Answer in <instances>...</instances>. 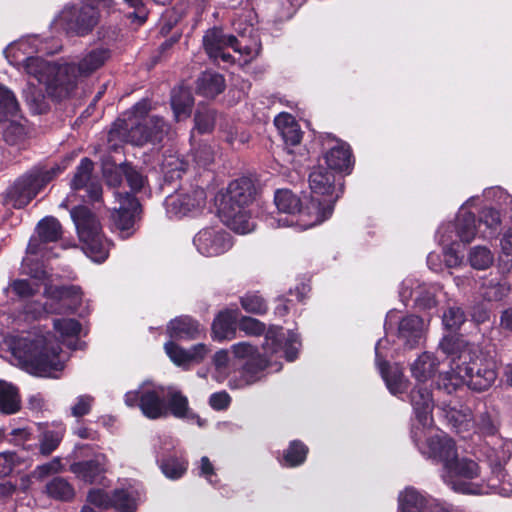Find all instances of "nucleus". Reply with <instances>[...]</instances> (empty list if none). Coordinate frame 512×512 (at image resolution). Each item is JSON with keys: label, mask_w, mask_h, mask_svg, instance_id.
<instances>
[{"label": "nucleus", "mask_w": 512, "mask_h": 512, "mask_svg": "<svg viewBox=\"0 0 512 512\" xmlns=\"http://www.w3.org/2000/svg\"><path fill=\"white\" fill-rule=\"evenodd\" d=\"M440 350L452 358L451 370L441 374L437 381L439 389L451 394L466 384L475 391L490 388L497 378L496 364L492 358L482 354L457 336H445L439 343Z\"/></svg>", "instance_id": "f257e3e1"}, {"label": "nucleus", "mask_w": 512, "mask_h": 512, "mask_svg": "<svg viewBox=\"0 0 512 512\" xmlns=\"http://www.w3.org/2000/svg\"><path fill=\"white\" fill-rule=\"evenodd\" d=\"M415 419L412 424V438L420 453L435 463L449 467L456 460L457 449L454 441L433 427V399L426 389H417L410 394Z\"/></svg>", "instance_id": "f03ea898"}, {"label": "nucleus", "mask_w": 512, "mask_h": 512, "mask_svg": "<svg viewBox=\"0 0 512 512\" xmlns=\"http://www.w3.org/2000/svg\"><path fill=\"white\" fill-rule=\"evenodd\" d=\"M6 344L14 364L31 374L57 377V373L64 368L60 346L52 342L49 333L28 332L22 336H10Z\"/></svg>", "instance_id": "7ed1b4c3"}, {"label": "nucleus", "mask_w": 512, "mask_h": 512, "mask_svg": "<svg viewBox=\"0 0 512 512\" xmlns=\"http://www.w3.org/2000/svg\"><path fill=\"white\" fill-rule=\"evenodd\" d=\"M150 109L147 101L138 102L123 118L116 120L109 133L108 143L116 150L122 143L142 146L148 142H161L168 132L164 120L157 116H149Z\"/></svg>", "instance_id": "20e7f679"}, {"label": "nucleus", "mask_w": 512, "mask_h": 512, "mask_svg": "<svg viewBox=\"0 0 512 512\" xmlns=\"http://www.w3.org/2000/svg\"><path fill=\"white\" fill-rule=\"evenodd\" d=\"M111 50L97 46L83 51L76 61L56 66L51 82H48V95L63 99L74 91L78 82L101 69L111 58Z\"/></svg>", "instance_id": "39448f33"}, {"label": "nucleus", "mask_w": 512, "mask_h": 512, "mask_svg": "<svg viewBox=\"0 0 512 512\" xmlns=\"http://www.w3.org/2000/svg\"><path fill=\"white\" fill-rule=\"evenodd\" d=\"M31 277L44 285L45 303L27 302L24 313L27 319L36 320L46 314H61L75 311L82 303L83 293L78 286H55L45 270L30 272Z\"/></svg>", "instance_id": "423d86ee"}, {"label": "nucleus", "mask_w": 512, "mask_h": 512, "mask_svg": "<svg viewBox=\"0 0 512 512\" xmlns=\"http://www.w3.org/2000/svg\"><path fill=\"white\" fill-rule=\"evenodd\" d=\"M309 187L311 197L301 215L302 218L305 215L311 216L305 226H315L331 217L334 204L343 192V185L336 180L331 170L319 166L309 175Z\"/></svg>", "instance_id": "0eeeda50"}, {"label": "nucleus", "mask_w": 512, "mask_h": 512, "mask_svg": "<svg viewBox=\"0 0 512 512\" xmlns=\"http://www.w3.org/2000/svg\"><path fill=\"white\" fill-rule=\"evenodd\" d=\"M38 52L48 53L43 47V43L35 36L20 39L4 50L7 60L12 65L21 66L30 77L44 85L48 93V82H51L55 65L39 57H34L33 54Z\"/></svg>", "instance_id": "6e6552de"}, {"label": "nucleus", "mask_w": 512, "mask_h": 512, "mask_svg": "<svg viewBox=\"0 0 512 512\" xmlns=\"http://www.w3.org/2000/svg\"><path fill=\"white\" fill-rule=\"evenodd\" d=\"M70 214L86 255L94 262H104L109 254L110 243L104 238L97 217L85 206L73 208Z\"/></svg>", "instance_id": "1a4fd4ad"}, {"label": "nucleus", "mask_w": 512, "mask_h": 512, "mask_svg": "<svg viewBox=\"0 0 512 512\" xmlns=\"http://www.w3.org/2000/svg\"><path fill=\"white\" fill-rule=\"evenodd\" d=\"M479 476L478 464L470 459L458 456L449 463V467L441 472V478L453 491L462 494H489L495 489V484L476 481Z\"/></svg>", "instance_id": "9d476101"}, {"label": "nucleus", "mask_w": 512, "mask_h": 512, "mask_svg": "<svg viewBox=\"0 0 512 512\" xmlns=\"http://www.w3.org/2000/svg\"><path fill=\"white\" fill-rule=\"evenodd\" d=\"M167 387L145 381L137 390L125 394L127 406H138L149 419H159L168 415L166 403Z\"/></svg>", "instance_id": "9b49d317"}, {"label": "nucleus", "mask_w": 512, "mask_h": 512, "mask_svg": "<svg viewBox=\"0 0 512 512\" xmlns=\"http://www.w3.org/2000/svg\"><path fill=\"white\" fill-rule=\"evenodd\" d=\"M112 0H98L96 6L85 4L80 9L65 7L54 20L57 28L77 35L88 34L98 23L99 11L109 7Z\"/></svg>", "instance_id": "f8f14e48"}, {"label": "nucleus", "mask_w": 512, "mask_h": 512, "mask_svg": "<svg viewBox=\"0 0 512 512\" xmlns=\"http://www.w3.org/2000/svg\"><path fill=\"white\" fill-rule=\"evenodd\" d=\"M203 47L209 57L215 61H218L221 49L227 47H232L235 52L242 55L245 63L254 59L260 51V44L256 39L250 45H242L233 35H225L221 29L216 27L207 30L204 34Z\"/></svg>", "instance_id": "ddd939ff"}, {"label": "nucleus", "mask_w": 512, "mask_h": 512, "mask_svg": "<svg viewBox=\"0 0 512 512\" xmlns=\"http://www.w3.org/2000/svg\"><path fill=\"white\" fill-rule=\"evenodd\" d=\"M274 201L278 216H271L267 219L269 226L288 227L297 224L303 229L312 227L305 226V222L310 221L311 216L305 215L302 218L301 213L306 209V206L300 209V201L291 191L278 190L275 193Z\"/></svg>", "instance_id": "4468645a"}, {"label": "nucleus", "mask_w": 512, "mask_h": 512, "mask_svg": "<svg viewBox=\"0 0 512 512\" xmlns=\"http://www.w3.org/2000/svg\"><path fill=\"white\" fill-rule=\"evenodd\" d=\"M441 290L440 284L420 283L415 277H407L401 283L399 296L402 302L414 298V305L419 310H430L437 306Z\"/></svg>", "instance_id": "2eb2a0df"}, {"label": "nucleus", "mask_w": 512, "mask_h": 512, "mask_svg": "<svg viewBox=\"0 0 512 512\" xmlns=\"http://www.w3.org/2000/svg\"><path fill=\"white\" fill-rule=\"evenodd\" d=\"M206 193L202 188H195L188 192H176L165 199V209L169 218L181 219L194 216L204 206Z\"/></svg>", "instance_id": "dca6fc26"}, {"label": "nucleus", "mask_w": 512, "mask_h": 512, "mask_svg": "<svg viewBox=\"0 0 512 512\" xmlns=\"http://www.w3.org/2000/svg\"><path fill=\"white\" fill-rule=\"evenodd\" d=\"M300 346L299 337L295 332L284 333L282 328L271 327L265 334L263 350L266 357L279 355L291 362L297 358Z\"/></svg>", "instance_id": "f3484780"}, {"label": "nucleus", "mask_w": 512, "mask_h": 512, "mask_svg": "<svg viewBox=\"0 0 512 512\" xmlns=\"http://www.w3.org/2000/svg\"><path fill=\"white\" fill-rule=\"evenodd\" d=\"M115 196L119 202V207L111 213L112 225L119 232L120 237L126 239L135 231L134 225L140 210V204L135 197L128 193H116Z\"/></svg>", "instance_id": "a211bd4d"}, {"label": "nucleus", "mask_w": 512, "mask_h": 512, "mask_svg": "<svg viewBox=\"0 0 512 512\" xmlns=\"http://www.w3.org/2000/svg\"><path fill=\"white\" fill-rule=\"evenodd\" d=\"M197 251L206 257L227 252L232 247L229 233L221 228L207 227L200 230L193 239Z\"/></svg>", "instance_id": "6ab92c4d"}, {"label": "nucleus", "mask_w": 512, "mask_h": 512, "mask_svg": "<svg viewBox=\"0 0 512 512\" xmlns=\"http://www.w3.org/2000/svg\"><path fill=\"white\" fill-rule=\"evenodd\" d=\"M399 512H451V507L426 496L413 487H407L398 496Z\"/></svg>", "instance_id": "aec40b11"}, {"label": "nucleus", "mask_w": 512, "mask_h": 512, "mask_svg": "<svg viewBox=\"0 0 512 512\" xmlns=\"http://www.w3.org/2000/svg\"><path fill=\"white\" fill-rule=\"evenodd\" d=\"M387 339H380L375 346L376 364L391 394L398 395L407 389V380L398 366L388 367L385 358L393 356L387 350Z\"/></svg>", "instance_id": "412c9836"}, {"label": "nucleus", "mask_w": 512, "mask_h": 512, "mask_svg": "<svg viewBox=\"0 0 512 512\" xmlns=\"http://www.w3.org/2000/svg\"><path fill=\"white\" fill-rule=\"evenodd\" d=\"M255 197V187L249 178H240L232 181L226 193L222 194L219 201L220 206H232L235 209H251Z\"/></svg>", "instance_id": "4be33fe9"}, {"label": "nucleus", "mask_w": 512, "mask_h": 512, "mask_svg": "<svg viewBox=\"0 0 512 512\" xmlns=\"http://www.w3.org/2000/svg\"><path fill=\"white\" fill-rule=\"evenodd\" d=\"M428 325L417 315H406L398 322L397 337L406 348L413 349L424 342Z\"/></svg>", "instance_id": "5701e85b"}, {"label": "nucleus", "mask_w": 512, "mask_h": 512, "mask_svg": "<svg viewBox=\"0 0 512 512\" xmlns=\"http://www.w3.org/2000/svg\"><path fill=\"white\" fill-rule=\"evenodd\" d=\"M164 350L170 360L177 366L188 367L204 360L209 352L205 344H196L190 349H184L178 344L169 341L164 345Z\"/></svg>", "instance_id": "b1692460"}, {"label": "nucleus", "mask_w": 512, "mask_h": 512, "mask_svg": "<svg viewBox=\"0 0 512 512\" xmlns=\"http://www.w3.org/2000/svg\"><path fill=\"white\" fill-rule=\"evenodd\" d=\"M477 197L469 198L459 209L456 221L455 231L458 238L463 243H470L476 237L480 238L481 228L474 214L468 211V206H471Z\"/></svg>", "instance_id": "393cba45"}, {"label": "nucleus", "mask_w": 512, "mask_h": 512, "mask_svg": "<svg viewBox=\"0 0 512 512\" xmlns=\"http://www.w3.org/2000/svg\"><path fill=\"white\" fill-rule=\"evenodd\" d=\"M222 221L233 231L247 234L255 229V222L251 217L252 209H235L232 206L218 208Z\"/></svg>", "instance_id": "a878e982"}, {"label": "nucleus", "mask_w": 512, "mask_h": 512, "mask_svg": "<svg viewBox=\"0 0 512 512\" xmlns=\"http://www.w3.org/2000/svg\"><path fill=\"white\" fill-rule=\"evenodd\" d=\"M38 238H31L27 246V252L38 254L41 252V244L55 242L61 238L62 229L59 221L54 217H46L37 225Z\"/></svg>", "instance_id": "bb28decb"}, {"label": "nucleus", "mask_w": 512, "mask_h": 512, "mask_svg": "<svg viewBox=\"0 0 512 512\" xmlns=\"http://www.w3.org/2000/svg\"><path fill=\"white\" fill-rule=\"evenodd\" d=\"M37 179L25 175L18 179L7 193L8 202L15 208H23L40 192Z\"/></svg>", "instance_id": "cd10ccee"}, {"label": "nucleus", "mask_w": 512, "mask_h": 512, "mask_svg": "<svg viewBox=\"0 0 512 512\" xmlns=\"http://www.w3.org/2000/svg\"><path fill=\"white\" fill-rule=\"evenodd\" d=\"M107 469V458L103 454L96 455L88 461L75 462L70 465V471L79 479L94 483L101 479Z\"/></svg>", "instance_id": "c85d7f7f"}, {"label": "nucleus", "mask_w": 512, "mask_h": 512, "mask_svg": "<svg viewBox=\"0 0 512 512\" xmlns=\"http://www.w3.org/2000/svg\"><path fill=\"white\" fill-rule=\"evenodd\" d=\"M439 366V360L429 352H424L418 358L411 364L410 370L412 377L418 382L419 385H417L412 391L417 390L419 388L426 389L429 391L430 396L431 391L427 387L421 386V384L427 383L429 380H431L435 373L438 370Z\"/></svg>", "instance_id": "c756f323"}, {"label": "nucleus", "mask_w": 512, "mask_h": 512, "mask_svg": "<svg viewBox=\"0 0 512 512\" xmlns=\"http://www.w3.org/2000/svg\"><path fill=\"white\" fill-rule=\"evenodd\" d=\"M484 454L493 470L501 471L511 458L512 441L501 437L491 438L484 447Z\"/></svg>", "instance_id": "7c9ffc66"}, {"label": "nucleus", "mask_w": 512, "mask_h": 512, "mask_svg": "<svg viewBox=\"0 0 512 512\" xmlns=\"http://www.w3.org/2000/svg\"><path fill=\"white\" fill-rule=\"evenodd\" d=\"M53 328L59 336V341L69 349L76 350L80 347L78 339L82 326L77 320L70 318L55 319Z\"/></svg>", "instance_id": "2f4dec72"}, {"label": "nucleus", "mask_w": 512, "mask_h": 512, "mask_svg": "<svg viewBox=\"0 0 512 512\" xmlns=\"http://www.w3.org/2000/svg\"><path fill=\"white\" fill-rule=\"evenodd\" d=\"M171 338L192 340L200 336V324L189 316H180L171 320L167 326Z\"/></svg>", "instance_id": "473e14b6"}, {"label": "nucleus", "mask_w": 512, "mask_h": 512, "mask_svg": "<svg viewBox=\"0 0 512 512\" xmlns=\"http://www.w3.org/2000/svg\"><path fill=\"white\" fill-rule=\"evenodd\" d=\"M329 169L349 173L353 164L352 154L348 144L336 141L335 145L325 154Z\"/></svg>", "instance_id": "72a5a7b5"}, {"label": "nucleus", "mask_w": 512, "mask_h": 512, "mask_svg": "<svg viewBox=\"0 0 512 512\" xmlns=\"http://www.w3.org/2000/svg\"><path fill=\"white\" fill-rule=\"evenodd\" d=\"M274 124L287 145H297L302 138V132L295 118L289 113H280L274 119Z\"/></svg>", "instance_id": "f704fd0d"}, {"label": "nucleus", "mask_w": 512, "mask_h": 512, "mask_svg": "<svg viewBox=\"0 0 512 512\" xmlns=\"http://www.w3.org/2000/svg\"><path fill=\"white\" fill-rule=\"evenodd\" d=\"M225 88V81L221 74L215 72H204L197 79V93L206 98H214L222 93Z\"/></svg>", "instance_id": "c9c22d12"}, {"label": "nucleus", "mask_w": 512, "mask_h": 512, "mask_svg": "<svg viewBox=\"0 0 512 512\" xmlns=\"http://www.w3.org/2000/svg\"><path fill=\"white\" fill-rule=\"evenodd\" d=\"M139 497L138 490L131 485L115 489L112 494V507L119 512H135Z\"/></svg>", "instance_id": "e433bc0d"}, {"label": "nucleus", "mask_w": 512, "mask_h": 512, "mask_svg": "<svg viewBox=\"0 0 512 512\" xmlns=\"http://www.w3.org/2000/svg\"><path fill=\"white\" fill-rule=\"evenodd\" d=\"M236 314L233 311H223L218 314L212 324L214 339L218 341L231 340L235 337Z\"/></svg>", "instance_id": "4c0bfd02"}, {"label": "nucleus", "mask_w": 512, "mask_h": 512, "mask_svg": "<svg viewBox=\"0 0 512 512\" xmlns=\"http://www.w3.org/2000/svg\"><path fill=\"white\" fill-rule=\"evenodd\" d=\"M166 403L168 413L170 412L176 418H189L193 415L189 409L187 397L174 387H167Z\"/></svg>", "instance_id": "58836bf2"}, {"label": "nucleus", "mask_w": 512, "mask_h": 512, "mask_svg": "<svg viewBox=\"0 0 512 512\" xmlns=\"http://www.w3.org/2000/svg\"><path fill=\"white\" fill-rule=\"evenodd\" d=\"M171 105L177 121L187 119L192 111L193 97L188 89L173 90Z\"/></svg>", "instance_id": "ea45409f"}, {"label": "nucleus", "mask_w": 512, "mask_h": 512, "mask_svg": "<svg viewBox=\"0 0 512 512\" xmlns=\"http://www.w3.org/2000/svg\"><path fill=\"white\" fill-rule=\"evenodd\" d=\"M20 409V397L16 387L0 380V412L14 414Z\"/></svg>", "instance_id": "a19ab883"}, {"label": "nucleus", "mask_w": 512, "mask_h": 512, "mask_svg": "<svg viewBox=\"0 0 512 512\" xmlns=\"http://www.w3.org/2000/svg\"><path fill=\"white\" fill-rule=\"evenodd\" d=\"M45 491L50 498L58 501H71L75 497L74 487L63 477H54L48 481Z\"/></svg>", "instance_id": "79ce46f5"}, {"label": "nucleus", "mask_w": 512, "mask_h": 512, "mask_svg": "<svg viewBox=\"0 0 512 512\" xmlns=\"http://www.w3.org/2000/svg\"><path fill=\"white\" fill-rule=\"evenodd\" d=\"M24 99L34 114L45 113L49 109V104L42 89L37 88L33 83L28 82L23 90Z\"/></svg>", "instance_id": "37998d69"}, {"label": "nucleus", "mask_w": 512, "mask_h": 512, "mask_svg": "<svg viewBox=\"0 0 512 512\" xmlns=\"http://www.w3.org/2000/svg\"><path fill=\"white\" fill-rule=\"evenodd\" d=\"M65 433L63 425L59 424L54 428H48L43 433L39 440V451L42 455L48 456L54 452L61 443Z\"/></svg>", "instance_id": "c03bdc74"}, {"label": "nucleus", "mask_w": 512, "mask_h": 512, "mask_svg": "<svg viewBox=\"0 0 512 512\" xmlns=\"http://www.w3.org/2000/svg\"><path fill=\"white\" fill-rule=\"evenodd\" d=\"M501 224L500 214L493 208H485L481 211L478 225L481 228L480 238H490L496 235Z\"/></svg>", "instance_id": "a18cd8bd"}, {"label": "nucleus", "mask_w": 512, "mask_h": 512, "mask_svg": "<svg viewBox=\"0 0 512 512\" xmlns=\"http://www.w3.org/2000/svg\"><path fill=\"white\" fill-rule=\"evenodd\" d=\"M467 262L475 270H486L494 263V254L486 246H474L468 251Z\"/></svg>", "instance_id": "49530a36"}, {"label": "nucleus", "mask_w": 512, "mask_h": 512, "mask_svg": "<svg viewBox=\"0 0 512 512\" xmlns=\"http://www.w3.org/2000/svg\"><path fill=\"white\" fill-rule=\"evenodd\" d=\"M19 103L13 91L0 84V123L16 116Z\"/></svg>", "instance_id": "de8ad7c7"}, {"label": "nucleus", "mask_w": 512, "mask_h": 512, "mask_svg": "<svg viewBox=\"0 0 512 512\" xmlns=\"http://www.w3.org/2000/svg\"><path fill=\"white\" fill-rule=\"evenodd\" d=\"M187 169V163L177 155H167L161 163L165 180L173 181L181 177Z\"/></svg>", "instance_id": "09e8293b"}, {"label": "nucleus", "mask_w": 512, "mask_h": 512, "mask_svg": "<svg viewBox=\"0 0 512 512\" xmlns=\"http://www.w3.org/2000/svg\"><path fill=\"white\" fill-rule=\"evenodd\" d=\"M445 416L449 422L458 430H468L474 422L473 415L468 408L458 410L455 407H447L444 409Z\"/></svg>", "instance_id": "8fccbe9b"}, {"label": "nucleus", "mask_w": 512, "mask_h": 512, "mask_svg": "<svg viewBox=\"0 0 512 512\" xmlns=\"http://www.w3.org/2000/svg\"><path fill=\"white\" fill-rule=\"evenodd\" d=\"M308 452V448L299 441L291 442L289 448L284 454V465L294 467L302 464Z\"/></svg>", "instance_id": "3c124183"}, {"label": "nucleus", "mask_w": 512, "mask_h": 512, "mask_svg": "<svg viewBox=\"0 0 512 512\" xmlns=\"http://www.w3.org/2000/svg\"><path fill=\"white\" fill-rule=\"evenodd\" d=\"M443 228L439 230V233H442ZM450 240L449 236H445L444 234H440V242L445 245L443 249V262L448 268H457L461 267L464 264L463 257L459 255L457 250L453 246H448V241Z\"/></svg>", "instance_id": "603ef678"}, {"label": "nucleus", "mask_w": 512, "mask_h": 512, "mask_svg": "<svg viewBox=\"0 0 512 512\" xmlns=\"http://www.w3.org/2000/svg\"><path fill=\"white\" fill-rule=\"evenodd\" d=\"M501 253L499 264L502 270L509 271L512 268V228H509L501 238Z\"/></svg>", "instance_id": "864d4df0"}, {"label": "nucleus", "mask_w": 512, "mask_h": 512, "mask_svg": "<svg viewBox=\"0 0 512 512\" xmlns=\"http://www.w3.org/2000/svg\"><path fill=\"white\" fill-rule=\"evenodd\" d=\"M92 169L93 162L88 158H83L71 182V186L74 190L81 189L87 185Z\"/></svg>", "instance_id": "5fc2aeb1"}, {"label": "nucleus", "mask_w": 512, "mask_h": 512, "mask_svg": "<svg viewBox=\"0 0 512 512\" xmlns=\"http://www.w3.org/2000/svg\"><path fill=\"white\" fill-rule=\"evenodd\" d=\"M254 13L248 11L244 17H239L233 22L235 30L242 38L240 41L243 44L245 38H255V28L253 24Z\"/></svg>", "instance_id": "6e6d98bb"}, {"label": "nucleus", "mask_w": 512, "mask_h": 512, "mask_svg": "<svg viewBox=\"0 0 512 512\" xmlns=\"http://www.w3.org/2000/svg\"><path fill=\"white\" fill-rule=\"evenodd\" d=\"M163 474L170 479L180 478L187 469V464L176 458H167L161 462Z\"/></svg>", "instance_id": "4d7b16f0"}, {"label": "nucleus", "mask_w": 512, "mask_h": 512, "mask_svg": "<svg viewBox=\"0 0 512 512\" xmlns=\"http://www.w3.org/2000/svg\"><path fill=\"white\" fill-rule=\"evenodd\" d=\"M506 283L490 282L482 288V297L487 301H500L509 293Z\"/></svg>", "instance_id": "13d9d810"}, {"label": "nucleus", "mask_w": 512, "mask_h": 512, "mask_svg": "<svg viewBox=\"0 0 512 512\" xmlns=\"http://www.w3.org/2000/svg\"><path fill=\"white\" fill-rule=\"evenodd\" d=\"M99 510L112 507V495L102 489H91L87 495V504Z\"/></svg>", "instance_id": "bf43d9fd"}, {"label": "nucleus", "mask_w": 512, "mask_h": 512, "mask_svg": "<svg viewBox=\"0 0 512 512\" xmlns=\"http://www.w3.org/2000/svg\"><path fill=\"white\" fill-rule=\"evenodd\" d=\"M26 133V127L23 123L10 121L3 132V137L7 143L14 145L23 140Z\"/></svg>", "instance_id": "052dcab7"}, {"label": "nucleus", "mask_w": 512, "mask_h": 512, "mask_svg": "<svg viewBox=\"0 0 512 512\" xmlns=\"http://www.w3.org/2000/svg\"><path fill=\"white\" fill-rule=\"evenodd\" d=\"M241 305L249 313L264 314L267 311L265 300L257 294H247L242 297Z\"/></svg>", "instance_id": "680f3d73"}, {"label": "nucleus", "mask_w": 512, "mask_h": 512, "mask_svg": "<svg viewBox=\"0 0 512 512\" xmlns=\"http://www.w3.org/2000/svg\"><path fill=\"white\" fill-rule=\"evenodd\" d=\"M443 325L450 330L458 329L465 321V314L460 307H449L442 316Z\"/></svg>", "instance_id": "e2e57ef3"}, {"label": "nucleus", "mask_w": 512, "mask_h": 512, "mask_svg": "<svg viewBox=\"0 0 512 512\" xmlns=\"http://www.w3.org/2000/svg\"><path fill=\"white\" fill-rule=\"evenodd\" d=\"M64 470V465L60 457H54L51 461L39 465L35 469L37 478L42 479L52 474H57Z\"/></svg>", "instance_id": "0e129e2a"}, {"label": "nucleus", "mask_w": 512, "mask_h": 512, "mask_svg": "<svg viewBox=\"0 0 512 512\" xmlns=\"http://www.w3.org/2000/svg\"><path fill=\"white\" fill-rule=\"evenodd\" d=\"M31 432L27 428H16L13 429L8 438V442L16 445L22 446L24 449H31L34 444L28 443L31 441Z\"/></svg>", "instance_id": "69168bd1"}, {"label": "nucleus", "mask_w": 512, "mask_h": 512, "mask_svg": "<svg viewBox=\"0 0 512 512\" xmlns=\"http://www.w3.org/2000/svg\"><path fill=\"white\" fill-rule=\"evenodd\" d=\"M229 354L227 350H220L215 353L213 357V364L215 366L216 372L218 374L217 380H223L229 372Z\"/></svg>", "instance_id": "338daca9"}, {"label": "nucleus", "mask_w": 512, "mask_h": 512, "mask_svg": "<svg viewBox=\"0 0 512 512\" xmlns=\"http://www.w3.org/2000/svg\"><path fill=\"white\" fill-rule=\"evenodd\" d=\"M239 329L247 335L259 336L264 333L265 325L258 319L252 317H243L239 322Z\"/></svg>", "instance_id": "774afa93"}]
</instances>
